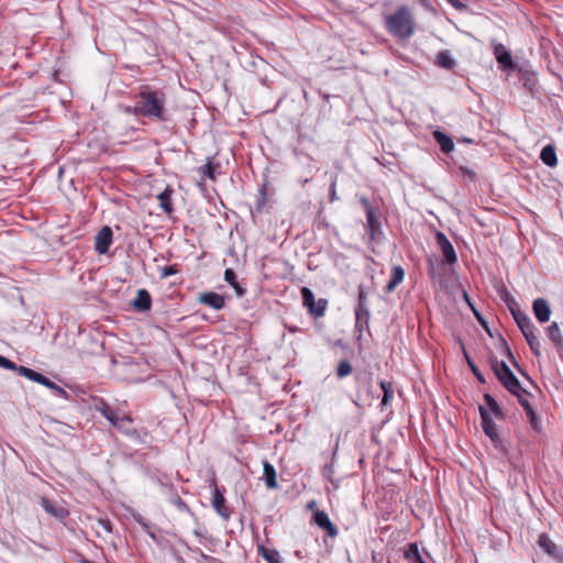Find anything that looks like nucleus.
<instances>
[{"instance_id": "nucleus-1", "label": "nucleus", "mask_w": 563, "mask_h": 563, "mask_svg": "<svg viewBox=\"0 0 563 563\" xmlns=\"http://www.w3.org/2000/svg\"><path fill=\"white\" fill-rule=\"evenodd\" d=\"M165 106L166 95L162 90H155L146 86L137 95L133 114L164 122L169 119Z\"/></svg>"}, {"instance_id": "nucleus-2", "label": "nucleus", "mask_w": 563, "mask_h": 563, "mask_svg": "<svg viewBox=\"0 0 563 563\" xmlns=\"http://www.w3.org/2000/svg\"><path fill=\"white\" fill-rule=\"evenodd\" d=\"M415 29L416 22L408 7H400L394 14L389 15V32L398 38H409Z\"/></svg>"}, {"instance_id": "nucleus-3", "label": "nucleus", "mask_w": 563, "mask_h": 563, "mask_svg": "<svg viewBox=\"0 0 563 563\" xmlns=\"http://www.w3.org/2000/svg\"><path fill=\"white\" fill-rule=\"evenodd\" d=\"M493 369L495 375L501 385L511 394H516L519 390V386H521L518 378L514 375L509 366L504 361H493Z\"/></svg>"}, {"instance_id": "nucleus-4", "label": "nucleus", "mask_w": 563, "mask_h": 563, "mask_svg": "<svg viewBox=\"0 0 563 563\" xmlns=\"http://www.w3.org/2000/svg\"><path fill=\"white\" fill-rule=\"evenodd\" d=\"M19 374L32 382H35L49 388L55 394V396L59 398L68 399L69 397L68 393L64 388H62L60 386L48 379L46 376L42 375L38 372H35L32 368L22 367L19 369Z\"/></svg>"}, {"instance_id": "nucleus-5", "label": "nucleus", "mask_w": 563, "mask_h": 563, "mask_svg": "<svg viewBox=\"0 0 563 563\" xmlns=\"http://www.w3.org/2000/svg\"><path fill=\"white\" fill-rule=\"evenodd\" d=\"M355 329L360 332L357 335V340H361L362 338V331L364 329H367L368 325V319H369V311L367 308V298L366 295L361 290L358 294V301L357 306L355 308Z\"/></svg>"}, {"instance_id": "nucleus-6", "label": "nucleus", "mask_w": 563, "mask_h": 563, "mask_svg": "<svg viewBox=\"0 0 563 563\" xmlns=\"http://www.w3.org/2000/svg\"><path fill=\"white\" fill-rule=\"evenodd\" d=\"M113 232L108 225H104L95 238V250L99 254H107L112 243Z\"/></svg>"}, {"instance_id": "nucleus-7", "label": "nucleus", "mask_w": 563, "mask_h": 563, "mask_svg": "<svg viewBox=\"0 0 563 563\" xmlns=\"http://www.w3.org/2000/svg\"><path fill=\"white\" fill-rule=\"evenodd\" d=\"M508 307L510 309V312L518 325V328L520 329V331L523 333V332H527L528 330L530 329H533L536 325L533 324V322L531 321L530 317L525 313L523 311H521L515 301H512L511 303H508Z\"/></svg>"}, {"instance_id": "nucleus-8", "label": "nucleus", "mask_w": 563, "mask_h": 563, "mask_svg": "<svg viewBox=\"0 0 563 563\" xmlns=\"http://www.w3.org/2000/svg\"><path fill=\"white\" fill-rule=\"evenodd\" d=\"M212 507L216 510V512L222 517L224 520H228L231 516V511L229 507L227 506L225 498L223 496V493L220 490V488L214 485L213 494H212Z\"/></svg>"}, {"instance_id": "nucleus-9", "label": "nucleus", "mask_w": 563, "mask_h": 563, "mask_svg": "<svg viewBox=\"0 0 563 563\" xmlns=\"http://www.w3.org/2000/svg\"><path fill=\"white\" fill-rule=\"evenodd\" d=\"M494 55L500 68L503 69H515L516 64L512 60L510 52L503 44H496L494 46Z\"/></svg>"}, {"instance_id": "nucleus-10", "label": "nucleus", "mask_w": 563, "mask_h": 563, "mask_svg": "<svg viewBox=\"0 0 563 563\" xmlns=\"http://www.w3.org/2000/svg\"><path fill=\"white\" fill-rule=\"evenodd\" d=\"M479 413L482 418V427L485 434L489 437L493 442L497 443L499 441V435L497 432L496 423L489 417L487 410L482 406L479 407Z\"/></svg>"}, {"instance_id": "nucleus-11", "label": "nucleus", "mask_w": 563, "mask_h": 563, "mask_svg": "<svg viewBox=\"0 0 563 563\" xmlns=\"http://www.w3.org/2000/svg\"><path fill=\"white\" fill-rule=\"evenodd\" d=\"M532 310L539 322L545 323L550 320L551 308L544 298H537L532 303Z\"/></svg>"}, {"instance_id": "nucleus-12", "label": "nucleus", "mask_w": 563, "mask_h": 563, "mask_svg": "<svg viewBox=\"0 0 563 563\" xmlns=\"http://www.w3.org/2000/svg\"><path fill=\"white\" fill-rule=\"evenodd\" d=\"M198 300L200 303L206 305L214 310H221L225 305L224 297L213 291L200 294Z\"/></svg>"}, {"instance_id": "nucleus-13", "label": "nucleus", "mask_w": 563, "mask_h": 563, "mask_svg": "<svg viewBox=\"0 0 563 563\" xmlns=\"http://www.w3.org/2000/svg\"><path fill=\"white\" fill-rule=\"evenodd\" d=\"M313 521L314 523L320 527L321 529H324L330 537H335L338 534L336 527L331 522L329 516L327 512L322 510H318L313 515Z\"/></svg>"}, {"instance_id": "nucleus-14", "label": "nucleus", "mask_w": 563, "mask_h": 563, "mask_svg": "<svg viewBox=\"0 0 563 563\" xmlns=\"http://www.w3.org/2000/svg\"><path fill=\"white\" fill-rule=\"evenodd\" d=\"M361 202L366 210L368 229H369L372 238H374L376 230L379 229V222L375 218V213H374L373 208L369 205V201L366 198L362 197Z\"/></svg>"}, {"instance_id": "nucleus-15", "label": "nucleus", "mask_w": 563, "mask_h": 563, "mask_svg": "<svg viewBox=\"0 0 563 563\" xmlns=\"http://www.w3.org/2000/svg\"><path fill=\"white\" fill-rule=\"evenodd\" d=\"M152 305L151 295L146 289H139L137 295L133 301V306L139 311H147L150 310Z\"/></svg>"}, {"instance_id": "nucleus-16", "label": "nucleus", "mask_w": 563, "mask_h": 563, "mask_svg": "<svg viewBox=\"0 0 563 563\" xmlns=\"http://www.w3.org/2000/svg\"><path fill=\"white\" fill-rule=\"evenodd\" d=\"M220 168V164L213 162L212 157H209L207 159V163L200 167H198V173L201 175V177L214 180L216 179V172Z\"/></svg>"}, {"instance_id": "nucleus-17", "label": "nucleus", "mask_w": 563, "mask_h": 563, "mask_svg": "<svg viewBox=\"0 0 563 563\" xmlns=\"http://www.w3.org/2000/svg\"><path fill=\"white\" fill-rule=\"evenodd\" d=\"M528 345L530 346L532 353L537 356H539L541 354L540 352V340H539V336H538V330L537 328L534 327L533 329H530L528 330L527 332H523L522 333Z\"/></svg>"}, {"instance_id": "nucleus-18", "label": "nucleus", "mask_w": 563, "mask_h": 563, "mask_svg": "<svg viewBox=\"0 0 563 563\" xmlns=\"http://www.w3.org/2000/svg\"><path fill=\"white\" fill-rule=\"evenodd\" d=\"M224 280L234 289L238 297H243L246 292L245 288L240 285L236 274L232 268L224 271Z\"/></svg>"}, {"instance_id": "nucleus-19", "label": "nucleus", "mask_w": 563, "mask_h": 563, "mask_svg": "<svg viewBox=\"0 0 563 563\" xmlns=\"http://www.w3.org/2000/svg\"><path fill=\"white\" fill-rule=\"evenodd\" d=\"M172 195H173V189L170 187H166L165 190L157 196V199L159 201V207L167 214H172L174 212V207L172 203Z\"/></svg>"}, {"instance_id": "nucleus-20", "label": "nucleus", "mask_w": 563, "mask_h": 563, "mask_svg": "<svg viewBox=\"0 0 563 563\" xmlns=\"http://www.w3.org/2000/svg\"><path fill=\"white\" fill-rule=\"evenodd\" d=\"M263 475H264L265 484L268 488L274 489L278 486L277 474H276L275 467L271 463L264 462Z\"/></svg>"}, {"instance_id": "nucleus-21", "label": "nucleus", "mask_w": 563, "mask_h": 563, "mask_svg": "<svg viewBox=\"0 0 563 563\" xmlns=\"http://www.w3.org/2000/svg\"><path fill=\"white\" fill-rule=\"evenodd\" d=\"M433 137L437 141V143L439 144V146L443 153L449 154L450 152L453 151L454 143L449 135H446L445 133H443L441 131H434Z\"/></svg>"}, {"instance_id": "nucleus-22", "label": "nucleus", "mask_w": 563, "mask_h": 563, "mask_svg": "<svg viewBox=\"0 0 563 563\" xmlns=\"http://www.w3.org/2000/svg\"><path fill=\"white\" fill-rule=\"evenodd\" d=\"M435 64L441 68L451 70L455 67L456 62L452 57L450 51L445 49L438 53Z\"/></svg>"}, {"instance_id": "nucleus-23", "label": "nucleus", "mask_w": 563, "mask_h": 563, "mask_svg": "<svg viewBox=\"0 0 563 563\" xmlns=\"http://www.w3.org/2000/svg\"><path fill=\"white\" fill-rule=\"evenodd\" d=\"M538 544L549 555L554 558L558 556V548L548 534L541 533L538 539Z\"/></svg>"}, {"instance_id": "nucleus-24", "label": "nucleus", "mask_w": 563, "mask_h": 563, "mask_svg": "<svg viewBox=\"0 0 563 563\" xmlns=\"http://www.w3.org/2000/svg\"><path fill=\"white\" fill-rule=\"evenodd\" d=\"M540 158L549 167H554L558 164L556 153L552 145L542 148Z\"/></svg>"}, {"instance_id": "nucleus-25", "label": "nucleus", "mask_w": 563, "mask_h": 563, "mask_svg": "<svg viewBox=\"0 0 563 563\" xmlns=\"http://www.w3.org/2000/svg\"><path fill=\"white\" fill-rule=\"evenodd\" d=\"M41 505L47 514L56 518H64L67 515V511L63 507L54 506L53 503L45 497L42 498Z\"/></svg>"}, {"instance_id": "nucleus-26", "label": "nucleus", "mask_w": 563, "mask_h": 563, "mask_svg": "<svg viewBox=\"0 0 563 563\" xmlns=\"http://www.w3.org/2000/svg\"><path fill=\"white\" fill-rule=\"evenodd\" d=\"M258 554L262 555L268 563H280L278 551L268 549L264 545H258Z\"/></svg>"}, {"instance_id": "nucleus-27", "label": "nucleus", "mask_w": 563, "mask_h": 563, "mask_svg": "<svg viewBox=\"0 0 563 563\" xmlns=\"http://www.w3.org/2000/svg\"><path fill=\"white\" fill-rule=\"evenodd\" d=\"M547 334H548V338L556 345H560L562 346L563 344V339H562V334H561V330H560V327L556 322H552L548 328H547Z\"/></svg>"}, {"instance_id": "nucleus-28", "label": "nucleus", "mask_w": 563, "mask_h": 563, "mask_svg": "<svg viewBox=\"0 0 563 563\" xmlns=\"http://www.w3.org/2000/svg\"><path fill=\"white\" fill-rule=\"evenodd\" d=\"M484 400L486 406L489 408V410L494 413L496 418H504L505 413L503 409L492 395L485 394Z\"/></svg>"}, {"instance_id": "nucleus-29", "label": "nucleus", "mask_w": 563, "mask_h": 563, "mask_svg": "<svg viewBox=\"0 0 563 563\" xmlns=\"http://www.w3.org/2000/svg\"><path fill=\"white\" fill-rule=\"evenodd\" d=\"M132 419L130 416H121L120 420L117 422L115 428L125 434H136V431L131 428Z\"/></svg>"}, {"instance_id": "nucleus-30", "label": "nucleus", "mask_w": 563, "mask_h": 563, "mask_svg": "<svg viewBox=\"0 0 563 563\" xmlns=\"http://www.w3.org/2000/svg\"><path fill=\"white\" fill-rule=\"evenodd\" d=\"M405 556L406 559L411 560L415 563L424 562L420 555L418 545L416 543L408 544V548L405 551Z\"/></svg>"}, {"instance_id": "nucleus-31", "label": "nucleus", "mask_w": 563, "mask_h": 563, "mask_svg": "<svg viewBox=\"0 0 563 563\" xmlns=\"http://www.w3.org/2000/svg\"><path fill=\"white\" fill-rule=\"evenodd\" d=\"M302 303L308 308L309 312L312 310L313 305L316 303L314 294L308 287L301 288Z\"/></svg>"}, {"instance_id": "nucleus-32", "label": "nucleus", "mask_w": 563, "mask_h": 563, "mask_svg": "<svg viewBox=\"0 0 563 563\" xmlns=\"http://www.w3.org/2000/svg\"><path fill=\"white\" fill-rule=\"evenodd\" d=\"M404 276L405 271L400 266H395L393 268V277L389 280V291L402 282Z\"/></svg>"}, {"instance_id": "nucleus-33", "label": "nucleus", "mask_w": 563, "mask_h": 563, "mask_svg": "<svg viewBox=\"0 0 563 563\" xmlns=\"http://www.w3.org/2000/svg\"><path fill=\"white\" fill-rule=\"evenodd\" d=\"M512 395L518 398V400H519L520 405L523 407L525 411L532 408L531 404L528 400L529 393L525 388H522V386H519V390Z\"/></svg>"}, {"instance_id": "nucleus-34", "label": "nucleus", "mask_w": 563, "mask_h": 563, "mask_svg": "<svg viewBox=\"0 0 563 563\" xmlns=\"http://www.w3.org/2000/svg\"><path fill=\"white\" fill-rule=\"evenodd\" d=\"M442 253H443V256H444V260L448 264L452 265L456 262L457 257H456V253L454 251V247L453 245L450 243L445 246H443L442 249Z\"/></svg>"}, {"instance_id": "nucleus-35", "label": "nucleus", "mask_w": 563, "mask_h": 563, "mask_svg": "<svg viewBox=\"0 0 563 563\" xmlns=\"http://www.w3.org/2000/svg\"><path fill=\"white\" fill-rule=\"evenodd\" d=\"M352 369L353 368L351 363L346 360H342L338 365L336 375L338 377L343 378L350 375L352 373Z\"/></svg>"}, {"instance_id": "nucleus-36", "label": "nucleus", "mask_w": 563, "mask_h": 563, "mask_svg": "<svg viewBox=\"0 0 563 563\" xmlns=\"http://www.w3.org/2000/svg\"><path fill=\"white\" fill-rule=\"evenodd\" d=\"M328 302L325 299H319L318 302L313 305L312 310L309 313L316 318L321 317L324 314Z\"/></svg>"}, {"instance_id": "nucleus-37", "label": "nucleus", "mask_w": 563, "mask_h": 563, "mask_svg": "<svg viewBox=\"0 0 563 563\" xmlns=\"http://www.w3.org/2000/svg\"><path fill=\"white\" fill-rule=\"evenodd\" d=\"M526 415L529 419V422H530V426L534 429V430H539L540 429V418L538 417L537 412L534 411L533 408L531 409H528L526 410Z\"/></svg>"}, {"instance_id": "nucleus-38", "label": "nucleus", "mask_w": 563, "mask_h": 563, "mask_svg": "<svg viewBox=\"0 0 563 563\" xmlns=\"http://www.w3.org/2000/svg\"><path fill=\"white\" fill-rule=\"evenodd\" d=\"M97 410L107 419L111 420V416L115 412L108 404L101 401L100 405L97 406Z\"/></svg>"}, {"instance_id": "nucleus-39", "label": "nucleus", "mask_w": 563, "mask_h": 563, "mask_svg": "<svg viewBox=\"0 0 563 563\" xmlns=\"http://www.w3.org/2000/svg\"><path fill=\"white\" fill-rule=\"evenodd\" d=\"M0 367L10 369V371H16L19 373V369L22 368L23 366H18L11 360L0 355Z\"/></svg>"}, {"instance_id": "nucleus-40", "label": "nucleus", "mask_w": 563, "mask_h": 563, "mask_svg": "<svg viewBox=\"0 0 563 563\" xmlns=\"http://www.w3.org/2000/svg\"><path fill=\"white\" fill-rule=\"evenodd\" d=\"M178 273L176 265L165 266L161 271V277L166 278Z\"/></svg>"}, {"instance_id": "nucleus-41", "label": "nucleus", "mask_w": 563, "mask_h": 563, "mask_svg": "<svg viewBox=\"0 0 563 563\" xmlns=\"http://www.w3.org/2000/svg\"><path fill=\"white\" fill-rule=\"evenodd\" d=\"M467 363H468L473 374L477 378V380L481 382L482 384H484L485 378H484L483 374L479 372V369L477 368V366L470 358H467Z\"/></svg>"}, {"instance_id": "nucleus-42", "label": "nucleus", "mask_w": 563, "mask_h": 563, "mask_svg": "<svg viewBox=\"0 0 563 563\" xmlns=\"http://www.w3.org/2000/svg\"><path fill=\"white\" fill-rule=\"evenodd\" d=\"M380 388L383 390V396H382L380 405L383 407H385V406H387V389H388L387 382L382 380L380 382Z\"/></svg>"}, {"instance_id": "nucleus-43", "label": "nucleus", "mask_w": 563, "mask_h": 563, "mask_svg": "<svg viewBox=\"0 0 563 563\" xmlns=\"http://www.w3.org/2000/svg\"><path fill=\"white\" fill-rule=\"evenodd\" d=\"M437 242L441 249L451 243L442 232L437 233Z\"/></svg>"}, {"instance_id": "nucleus-44", "label": "nucleus", "mask_w": 563, "mask_h": 563, "mask_svg": "<svg viewBox=\"0 0 563 563\" xmlns=\"http://www.w3.org/2000/svg\"><path fill=\"white\" fill-rule=\"evenodd\" d=\"M99 526H101L107 532H112V523L109 519H99Z\"/></svg>"}, {"instance_id": "nucleus-45", "label": "nucleus", "mask_w": 563, "mask_h": 563, "mask_svg": "<svg viewBox=\"0 0 563 563\" xmlns=\"http://www.w3.org/2000/svg\"><path fill=\"white\" fill-rule=\"evenodd\" d=\"M175 505L181 511H187L188 510L187 504L181 498H179V497H177V499L175 501Z\"/></svg>"}, {"instance_id": "nucleus-46", "label": "nucleus", "mask_w": 563, "mask_h": 563, "mask_svg": "<svg viewBox=\"0 0 563 563\" xmlns=\"http://www.w3.org/2000/svg\"><path fill=\"white\" fill-rule=\"evenodd\" d=\"M448 1L457 10H463L466 8L465 4H463L459 0H448Z\"/></svg>"}, {"instance_id": "nucleus-47", "label": "nucleus", "mask_w": 563, "mask_h": 563, "mask_svg": "<svg viewBox=\"0 0 563 563\" xmlns=\"http://www.w3.org/2000/svg\"><path fill=\"white\" fill-rule=\"evenodd\" d=\"M376 503H377V509H378L377 517H378L379 519L385 520V510H384V507H383V505H379V500H377Z\"/></svg>"}, {"instance_id": "nucleus-48", "label": "nucleus", "mask_w": 563, "mask_h": 563, "mask_svg": "<svg viewBox=\"0 0 563 563\" xmlns=\"http://www.w3.org/2000/svg\"><path fill=\"white\" fill-rule=\"evenodd\" d=\"M121 416L117 413V411L111 416V420H108L113 427L117 426V422L120 420Z\"/></svg>"}, {"instance_id": "nucleus-49", "label": "nucleus", "mask_w": 563, "mask_h": 563, "mask_svg": "<svg viewBox=\"0 0 563 563\" xmlns=\"http://www.w3.org/2000/svg\"><path fill=\"white\" fill-rule=\"evenodd\" d=\"M262 195H263L262 199H261V200H258V201H257V205H256V209H257V211H261L262 207L264 206V200H265V194H264V191H262Z\"/></svg>"}, {"instance_id": "nucleus-50", "label": "nucleus", "mask_w": 563, "mask_h": 563, "mask_svg": "<svg viewBox=\"0 0 563 563\" xmlns=\"http://www.w3.org/2000/svg\"><path fill=\"white\" fill-rule=\"evenodd\" d=\"M506 352H507V355L509 356V358L514 362L515 365H517V362L510 351V349L506 345Z\"/></svg>"}, {"instance_id": "nucleus-51", "label": "nucleus", "mask_w": 563, "mask_h": 563, "mask_svg": "<svg viewBox=\"0 0 563 563\" xmlns=\"http://www.w3.org/2000/svg\"><path fill=\"white\" fill-rule=\"evenodd\" d=\"M125 112L129 114H133V107H126Z\"/></svg>"}, {"instance_id": "nucleus-52", "label": "nucleus", "mask_w": 563, "mask_h": 563, "mask_svg": "<svg viewBox=\"0 0 563 563\" xmlns=\"http://www.w3.org/2000/svg\"><path fill=\"white\" fill-rule=\"evenodd\" d=\"M462 141L465 142V143H473V140L467 139V137H464Z\"/></svg>"}, {"instance_id": "nucleus-53", "label": "nucleus", "mask_w": 563, "mask_h": 563, "mask_svg": "<svg viewBox=\"0 0 563 563\" xmlns=\"http://www.w3.org/2000/svg\"><path fill=\"white\" fill-rule=\"evenodd\" d=\"M560 349H561V350H560V356H561V358H562V361H563V343H562V346H560Z\"/></svg>"}, {"instance_id": "nucleus-54", "label": "nucleus", "mask_w": 563, "mask_h": 563, "mask_svg": "<svg viewBox=\"0 0 563 563\" xmlns=\"http://www.w3.org/2000/svg\"><path fill=\"white\" fill-rule=\"evenodd\" d=\"M314 504H316L314 501H311V503L309 504V507H310V508H312V507L314 506Z\"/></svg>"}, {"instance_id": "nucleus-55", "label": "nucleus", "mask_w": 563, "mask_h": 563, "mask_svg": "<svg viewBox=\"0 0 563 563\" xmlns=\"http://www.w3.org/2000/svg\"><path fill=\"white\" fill-rule=\"evenodd\" d=\"M386 529V527H382L380 528V533H384V530Z\"/></svg>"}, {"instance_id": "nucleus-56", "label": "nucleus", "mask_w": 563, "mask_h": 563, "mask_svg": "<svg viewBox=\"0 0 563 563\" xmlns=\"http://www.w3.org/2000/svg\"><path fill=\"white\" fill-rule=\"evenodd\" d=\"M421 563H426V562H421Z\"/></svg>"}]
</instances>
